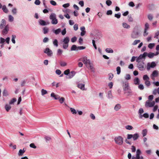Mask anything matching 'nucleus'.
<instances>
[{
    "mask_svg": "<svg viewBox=\"0 0 159 159\" xmlns=\"http://www.w3.org/2000/svg\"><path fill=\"white\" fill-rule=\"evenodd\" d=\"M114 141L116 144L119 145H121L123 144L124 139L121 136H118L115 138Z\"/></svg>",
    "mask_w": 159,
    "mask_h": 159,
    "instance_id": "nucleus-1",
    "label": "nucleus"
},
{
    "mask_svg": "<svg viewBox=\"0 0 159 159\" xmlns=\"http://www.w3.org/2000/svg\"><path fill=\"white\" fill-rule=\"evenodd\" d=\"M49 18L52 20L51 23L52 24L56 25L58 23L56 15L55 13H52L50 16Z\"/></svg>",
    "mask_w": 159,
    "mask_h": 159,
    "instance_id": "nucleus-2",
    "label": "nucleus"
},
{
    "mask_svg": "<svg viewBox=\"0 0 159 159\" xmlns=\"http://www.w3.org/2000/svg\"><path fill=\"white\" fill-rule=\"evenodd\" d=\"M69 41L70 39L68 37H66L63 39L62 42L63 43L62 47L64 49H66L68 48Z\"/></svg>",
    "mask_w": 159,
    "mask_h": 159,
    "instance_id": "nucleus-3",
    "label": "nucleus"
},
{
    "mask_svg": "<svg viewBox=\"0 0 159 159\" xmlns=\"http://www.w3.org/2000/svg\"><path fill=\"white\" fill-rule=\"evenodd\" d=\"M140 32L137 27L134 28L133 31L132 32L131 35V37L134 39L137 38L138 37Z\"/></svg>",
    "mask_w": 159,
    "mask_h": 159,
    "instance_id": "nucleus-4",
    "label": "nucleus"
},
{
    "mask_svg": "<svg viewBox=\"0 0 159 159\" xmlns=\"http://www.w3.org/2000/svg\"><path fill=\"white\" fill-rule=\"evenodd\" d=\"M79 60L82 61L84 64L85 65L87 66L88 65H90L91 64L90 60L88 59L87 57L86 56L81 58L79 59Z\"/></svg>",
    "mask_w": 159,
    "mask_h": 159,
    "instance_id": "nucleus-5",
    "label": "nucleus"
},
{
    "mask_svg": "<svg viewBox=\"0 0 159 159\" xmlns=\"http://www.w3.org/2000/svg\"><path fill=\"white\" fill-rule=\"evenodd\" d=\"M156 66V64L155 62L152 61L151 64L149 62L147 64V69L148 70H150V68H154Z\"/></svg>",
    "mask_w": 159,
    "mask_h": 159,
    "instance_id": "nucleus-6",
    "label": "nucleus"
},
{
    "mask_svg": "<svg viewBox=\"0 0 159 159\" xmlns=\"http://www.w3.org/2000/svg\"><path fill=\"white\" fill-rule=\"evenodd\" d=\"M9 27L8 25H7L2 29V33L3 35L7 34L9 31Z\"/></svg>",
    "mask_w": 159,
    "mask_h": 159,
    "instance_id": "nucleus-7",
    "label": "nucleus"
},
{
    "mask_svg": "<svg viewBox=\"0 0 159 159\" xmlns=\"http://www.w3.org/2000/svg\"><path fill=\"white\" fill-rule=\"evenodd\" d=\"M142 152L141 150L139 149H137L136 154V159H143V157L142 156H140Z\"/></svg>",
    "mask_w": 159,
    "mask_h": 159,
    "instance_id": "nucleus-8",
    "label": "nucleus"
},
{
    "mask_svg": "<svg viewBox=\"0 0 159 159\" xmlns=\"http://www.w3.org/2000/svg\"><path fill=\"white\" fill-rule=\"evenodd\" d=\"M44 52L47 54L48 56L51 57L52 55V52L49 48H47L44 51Z\"/></svg>",
    "mask_w": 159,
    "mask_h": 159,
    "instance_id": "nucleus-9",
    "label": "nucleus"
},
{
    "mask_svg": "<svg viewBox=\"0 0 159 159\" xmlns=\"http://www.w3.org/2000/svg\"><path fill=\"white\" fill-rule=\"evenodd\" d=\"M155 104V103L154 101H153L152 102H150L148 100L146 101L145 105L147 107H152L154 106Z\"/></svg>",
    "mask_w": 159,
    "mask_h": 159,
    "instance_id": "nucleus-10",
    "label": "nucleus"
},
{
    "mask_svg": "<svg viewBox=\"0 0 159 159\" xmlns=\"http://www.w3.org/2000/svg\"><path fill=\"white\" fill-rule=\"evenodd\" d=\"M144 62L138 63L137 64V67L139 70H143L144 69Z\"/></svg>",
    "mask_w": 159,
    "mask_h": 159,
    "instance_id": "nucleus-11",
    "label": "nucleus"
},
{
    "mask_svg": "<svg viewBox=\"0 0 159 159\" xmlns=\"http://www.w3.org/2000/svg\"><path fill=\"white\" fill-rule=\"evenodd\" d=\"M129 84L127 82L124 83L123 85V89L124 91H126L127 90L130 89Z\"/></svg>",
    "mask_w": 159,
    "mask_h": 159,
    "instance_id": "nucleus-12",
    "label": "nucleus"
},
{
    "mask_svg": "<svg viewBox=\"0 0 159 159\" xmlns=\"http://www.w3.org/2000/svg\"><path fill=\"white\" fill-rule=\"evenodd\" d=\"M1 23L0 24V29H2L4 26H5L6 25V20L4 19H3L2 20Z\"/></svg>",
    "mask_w": 159,
    "mask_h": 159,
    "instance_id": "nucleus-13",
    "label": "nucleus"
},
{
    "mask_svg": "<svg viewBox=\"0 0 159 159\" xmlns=\"http://www.w3.org/2000/svg\"><path fill=\"white\" fill-rule=\"evenodd\" d=\"M39 24L42 26H44L47 25H48L49 24V22L46 23L44 20L40 19L39 20Z\"/></svg>",
    "mask_w": 159,
    "mask_h": 159,
    "instance_id": "nucleus-14",
    "label": "nucleus"
},
{
    "mask_svg": "<svg viewBox=\"0 0 159 159\" xmlns=\"http://www.w3.org/2000/svg\"><path fill=\"white\" fill-rule=\"evenodd\" d=\"M84 84H78L77 87L82 90L85 89Z\"/></svg>",
    "mask_w": 159,
    "mask_h": 159,
    "instance_id": "nucleus-15",
    "label": "nucleus"
},
{
    "mask_svg": "<svg viewBox=\"0 0 159 159\" xmlns=\"http://www.w3.org/2000/svg\"><path fill=\"white\" fill-rule=\"evenodd\" d=\"M121 107V105L120 104H117L115 106L114 109L116 111H118L120 109Z\"/></svg>",
    "mask_w": 159,
    "mask_h": 159,
    "instance_id": "nucleus-16",
    "label": "nucleus"
},
{
    "mask_svg": "<svg viewBox=\"0 0 159 159\" xmlns=\"http://www.w3.org/2000/svg\"><path fill=\"white\" fill-rule=\"evenodd\" d=\"M133 135V139L134 141H135L139 137V135L138 133H135Z\"/></svg>",
    "mask_w": 159,
    "mask_h": 159,
    "instance_id": "nucleus-17",
    "label": "nucleus"
},
{
    "mask_svg": "<svg viewBox=\"0 0 159 159\" xmlns=\"http://www.w3.org/2000/svg\"><path fill=\"white\" fill-rule=\"evenodd\" d=\"M51 96L52 97H53L55 99L57 100L59 98L60 96L58 95H55L54 93H52L51 94Z\"/></svg>",
    "mask_w": 159,
    "mask_h": 159,
    "instance_id": "nucleus-18",
    "label": "nucleus"
},
{
    "mask_svg": "<svg viewBox=\"0 0 159 159\" xmlns=\"http://www.w3.org/2000/svg\"><path fill=\"white\" fill-rule=\"evenodd\" d=\"M122 26L124 28L126 29H129L130 28V26L126 23H122Z\"/></svg>",
    "mask_w": 159,
    "mask_h": 159,
    "instance_id": "nucleus-19",
    "label": "nucleus"
},
{
    "mask_svg": "<svg viewBox=\"0 0 159 159\" xmlns=\"http://www.w3.org/2000/svg\"><path fill=\"white\" fill-rule=\"evenodd\" d=\"M147 56L150 58H152L154 56H155V54L154 53H152L151 52H150L148 53Z\"/></svg>",
    "mask_w": 159,
    "mask_h": 159,
    "instance_id": "nucleus-20",
    "label": "nucleus"
},
{
    "mask_svg": "<svg viewBox=\"0 0 159 159\" xmlns=\"http://www.w3.org/2000/svg\"><path fill=\"white\" fill-rule=\"evenodd\" d=\"M5 108L6 110L7 111H8L11 108V106L8 104H7L5 105Z\"/></svg>",
    "mask_w": 159,
    "mask_h": 159,
    "instance_id": "nucleus-21",
    "label": "nucleus"
},
{
    "mask_svg": "<svg viewBox=\"0 0 159 159\" xmlns=\"http://www.w3.org/2000/svg\"><path fill=\"white\" fill-rule=\"evenodd\" d=\"M125 91V93H127L128 95L129 96L132 95V92L130 88Z\"/></svg>",
    "mask_w": 159,
    "mask_h": 159,
    "instance_id": "nucleus-22",
    "label": "nucleus"
},
{
    "mask_svg": "<svg viewBox=\"0 0 159 159\" xmlns=\"http://www.w3.org/2000/svg\"><path fill=\"white\" fill-rule=\"evenodd\" d=\"M105 51L107 52L108 53H112L114 52L113 50L111 48H107Z\"/></svg>",
    "mask_w": 159,
    "mask_h": 159,
    "instance_id": "nucleus-23",
    "label": "nucleus"
},
{
    "mask_svg": "<svg viewBox=\"0 0 159 159\" xmlns=\"http://www.w3.org/2000/svg\"><path fill=\"white\" fill-rule=\"evenodd\" d=\"M48 28L47 27H44L43 28V33L44 34H47L48 32Z\"/></svg>",
    "mask_w": 159,
    "mask_h": 159,
    "instance_id": "nucleus-24",
    "label": "nucleus"
},
{
    "mask_svg": "<svg viewBox=\"0 0 159 159\" xmlns=\"http://www.w3.org/2000/svg\"><path fill=\"white\" fill-rule=\"evenodd\" d=\"M61 30L60 28L56 30H54L53 31V32L56 34H58L60 32H61Z\"/></svg>",
    "mask_w": 159,
    "mask_h": 159,
    "instance_id": "nucleus-25",
    "label": "nucleus"
},
{
    "mask_svg": "<svg viewBox=\"0 0 159 159\" xmlns=\"http://www.w3.org/2000/svg\"><path fill=\"white\" fill-rule=\"evenodd\" d=\"M2 7V10L5 13H7L8 11L6 6L3 5Z\"/></svg>",
    "mask_w": 159,
    "mask_h": 159,
    "instance_id": "nucleus-26",
    "label": "nucleus"
},
{
    "mask_svg": "<svg viewBox=\"0 0 159 159\" xmlns=\"http://www.w3.org/2000/svg\"><path fill=\"white\" fill-rule=\"evenodd\" d=\"M107 97L108 98H112L113 97L111 91H109L108 92Z\"/></svg>",
    "mask_w": 159,
    "mask_h": 159,
    "instance_id": "nucleus-27",
    "label": "nucleus"
},
{
    "mask_svg": "<svg viewBox=\"0 0 159 159\" xmlns=\"http://www.w3.org/2000/svg\"><path fill=\"white\" fill-rule=\"evenodd\" d=\"M147 133V130L146 129H143L142 131V134L143 137L146 135Z\"/></svg>",
    "mask_w": 159,
    "mask_h": 159,
    "instance_id": "nucleus-28",
    "label": "nucleus"
},
{
    "mask_svg": "<svg viewBox=\"0 0 159 159\" xmlns=\"http://www.w3.org/2000/svg\"><path fill=\"white\" fill-rule=\"evenodd\" d=\"M16 38V36L15 35H12L11 36V41L12 43L14 44H15L16 43V41L15 40V39Z\"/></svg>",
    "mask_w": 159,
    "mask_h": 159,
    "instance_id": "nucleus-29",
    "label": "nucleus"
},
{
    "mask_svg": "<svg viewBox=\"0 0 159 159\" xmlns=\"http://www.w3.org/2000/svg\"><path fill=\"white\" fill-rule=\"evenodd\" d=\"M78 47L75 45H73L71 47L70 50L71 51H75L76 50H78L77 49Z\"/></svg>",
    "mask_w": 159,
    "mask_h": 159,
    "instance_id": "nucleus-30",
    "label": "nucleus"
},
{
    "mask_svg": "<svg viewBox=\"0 0 159 159\" xmlns=\"http://www.w3.org/2000/svg\"><path fill=\"white\" fill-rule=\"evenodd\" d=\"M158 71L157 70H154L151 75L153 77L157 76L158 75Z\"/></svg>",
    "mask_w": 159,
    "mask_h": 159,
    "instance_id": "nucleus-31",
    "label": "nucleus"
},
{
    "mask_svg": "<svg viewBox=\"0 0 159 159\" xmlns=\"http://www.w3.org/2000/svg\"><path fill=\"white\" fill-rule=\"evenodd\" d=\"M53 45L56 47L58 46V42L57 39H54L53 41Z\"/></svg>",
    "mask_w": 159,
    "mask_h": 159,
    "instance_id": "nucleus-32",
    "label": "nucleus"
},
{
    "mask_svg": "<svg viewBox=\"0 0 159 159\" xmlns=\"http://www.w3.org/2000/svg\"><path fill=\"white\" fill-rule=\"evenodd\" d=\"M8 20L10 22H12L14 20V17L11 15L8 16Z\"/></svg>",
    "mask_w": 159,
    "mask_h": 159,
    "instance_id": "nucleus-33",
    "label": "nucleus"
},
{
    "mask_svg": "<svg viewBox=\"0 0 159 159\" xmlns=\"http://www.w3.org/2000/svg\"><path fill=\"white\" fill-rule=\"evenodd\" d=\"M125 129L128 130H131L133 129V127L130 125H127L125 126Z\"/></svg>",
    "mask_w": 159,
    "mask_h": 159,
    "instance_id": "nucleus-34",
    "label": "nucleus"
},
{
    "mask_svg": "<svg viewBox=\"0 0 159 159\" xmlns=\"http://www.w3.org/2000/svg\"><path fill=\"white\" fill-rule=\"evenodd\" d=\"M139 80L138 78H136L134 80V82L135 84H138L139 83Z\"/></svg>",
    "mask_w": 159,
    "mask_h": 159,
    "instance_id": "nucleus-35",
    "label": "nucleus"
},
{
    "mask_svg": "<svg viewBox=\"0 0 159 159\" xmlns=\"http://www.w3.org/2000/svg\"><path fill=\"white\" fill-rule=\"evenodd\" d=\"M128 20L129 22H132L133 21V19L131 15H129L128 16Z\"/></svg>",
    "mask_w": 159,
    "mask_h": 159,
    "instance_id": "nucleus-36",
    "label": "nucleus"
},
{
    "mask_svg": "<svg viewBox=\"0 0 159 159\" xmlns=\"http://www.w3.org/2000/svg\"><path fill=\"white\" fill-rule=\"evenodd\" d=\"M16 98H13L11 100L9 103L10 105L13 104L14 103L16 102Z\"/></svg>",
    "mask_w": 159,
    "mask_h": 159,
    "instance_id": "nucleus-37",
    "label": "nucleus"
},
{
    "mask_svg": "<svg viewBox=\"0 0 159 159\" xmlns=\"http://www.w3.org/2000/svg\"><path fill=\"white\" fill-rule=\"evenodd\" d=\"M140 40H135L133 43H132V45H136L138 43L140 42Z\"/></svg>",
    "mask_w": 159,
    "mask_h": 159,
    "instance_id": "nucleus-38",
    "label": "nucleus"
},
{
    "mask_svg": "<svg viewBox=\"0 0 159 159\" xmlns=\"http://www.w3.org/2000/svg\"><path fill=\"white\" fill-rule=\"evenodd\" d=\"M70 110L72 112V113L73 114H76L77 113V112L76 111V110L73 108H70Z\"/></svg>",
    "mask_w": 159,
    "mask_h": 159,
    "instance_id": "nucleus-39",
    "label": "nucleus"
},
{
    "mask_svg": "<svg viewBox=\"0 0 159 159\" xmlns=\"http://www.w3.org/2000/svg\"><path fill=\"white\" fill-rule=\"evenodd\" d=\"M143 80L145 81L149 80V77L147 75H143Z\"/></svg>",
    "mask_w": 159,
    "mask_h": 159,
    "instance_id": "nucleus-40",
    "label": "nucleus"
},
{
    "mask_svg": "<svg viewBox=\"0 0 159 159\" xmlns=\"http://www.w3.org/2000/svg\"><path fill=\"white\" fill-rule=\"evenodd\" d=\"M155 44L154 43H149L148 47L150 49H152L154 46Z\"/></svg>",
    "mask_w": 159,
    "mask_h": 159,
    "instance_id": "nucleus-41",
    "label": "nucleus"
},
{
    "mask_svg": "<svg viewBox=\"0 0 159 159\" xmlns=\"http://www.w3.org/2000/svg\"><path fill=\"white\" fill-rule=\"evenodd\" d=\"M3 95L5 96H7L8 95V92L6 90L4 89V90L3 92Z\"/></svg>",
    "mask_w": 159,
    "mask_h": 159,
    "instance_id": "nucleus-42",
    "label": "nucleus"
},
{
    "mask_svg": "<svg viewBox=\"0 0 159 159\" xmlns=\"http://www.w3.org/2000/svg\"><path fill=\"white\" fill-rule=\"evenodd\" d=\"M47 93V91L44 89H42L41 90V94L42 95H44Z\"/></svg>",
    "mask_w": 159,
    "mask_h": 159,
    "instance_id": "nucleus-43",
    "label": "nucleus"
},
{
    "mask_svg": "<svg viewBox=\"0 0 159 159\" xmlns=\"http://www.w3.org/2000/svg\"><path fill=\"white\" fill-rule=\"evenodd\" d=\"M117 73L118 75H119L120 73V66H117L116 68Z\"/></svg>",
    "mask_w": 159,
    "mask_h": 159,
    "instance_id": "nucleus-44",
    "label": "nucleus"
},
{
    "mask_svg": "<svg viewBox=\"0 0 159 159\" xmlns=\"http://www.w3.org/2000/svg\"><path fill=\"white\" fill-rule=\"evenodd\" d=\"M143 58L140 55L136 59V61L138 63L140 62L141 60Z\"/></svg>",
    "mask_w": 159,
    "mask_h": 159,
    "instance_id": "nucleus-45",
    "label": "nucleus"
},
{
    "mask_svg": "<svg viewBox=\"0 0 159 159\" xmlns=\"http://www.w3.org/2000/svg\"><path fill=\"white\" fill-rule=\"evenodd\" d=\"M60 65L61 66H66L67 65V63L63 61H61L60 62Z\"/></svg>",
    "mask_w": 159,
    "mask_h": 159,
    "instance_id": "nucleus-46",
    "label": "nucleus"
},
{
    "mask_svg": "<svg viewBox=\"0 0 159 159\" xmlns=\"http://www.w3.org/2000/svg\"><path fill=\"white\" fill-rule=\"evenodd\" d=\"M145 84L147 86H149L151 84L150 81L149 80H146L145 81Z\"/></svg>",
    "mask_w": 159,
    "mask_h": 159,
    "instance_id": "nucleus-47",
    "label": "nucleus"
},
{
    "mask_svg": "<svg viewBox=\"0 0 159 159\" xmlns=\"http://www.w3.org/2000/svg\"><path fill=\"white\" fill-rule=\"evenodd\" d=\"M106 4L108 6H110L112 4L111 1L110 0H107L106 1Z\"/></svg>",
    "mask_w": 159,
    "mask_h": 159,
    "instance_id": "nucleus-48",
    "label": "nucleus"
},
{
    "mask_svg": "<svg viewBox=\"0 0 159 159\" xmlns=\"http://www.w3.org/2000/svg\"><path fill=\"white\" fill-rule=\"evenodd\" d=\"M121 16V14L120 12L118 13V14H116L115 15V17L119 19L120 18Z\"/></svg>",
    "mask_w": 159,
    "mask_h": 159,
    "instance_id": "nucleus-49",
    "label": "nucleus"
},
{
    "mask_svg": "<svg viewBox=\"0 0 159 159\" xmlns=\"http://www.w3.org/2000/svg\"><path fill=\"white\" fill-rule=\"evenodd\" d=\"M24 153L22 152V150L20 149L19 150L18 153V155L19 156H21L23 155Z\"/></svg>",
    "mask_w": 159,
    "mask_h": 159,
    "instance_id": "nucleus-50",
    "label": "nucleus"
},
{
    "mask_svg": "<svg viewBox=\"0 0 159 159\" xmlns=\"http://www.w3.org/2000/svg\"><path fill=\"white\" fill-rule=\"evenodd\" d=\"M149 28V24L147 23H146V24H145V25L144 30H148V29Z\"/></svg>",
    "mask_w": 159,
    "mask_h": 159,
    "instance_id": "nucleus-51",
    "label": "nucleus"
},
{
    "mask_svg": "<svg viewBox=\"0 0 159 159\" xmlns=\"http://www.w3.org/2000/svg\"><path fill=\"white\" fill-rule=\"evenodd\" d=\"M77 40V38L75 36L72 37L71 39V41L72 43H74Z\"/></svg>",
    "mask_w": 159,
    "mask_h": 159,
    "instance_id": "nucleus-52",
    "label": "nucleus"
},
{
    "mask_svg": "<svg viewBox=\"0 0 159 159\" xmlns=\"http://www.w3.org/2000/svg\"><path fill=\"white\" fill-rule=\"evenodd\" d=\"M59 99V102L60 103H62L65 101V98L63 97H61L58 99Z\"/></svg>",
    "mask_w": 159,
    "mask_h": 159,
    "instance_id": "nucleus-53",
    "label": "nucleus"
},
{
    "mask_svg": "<svg viewBox=\"0 0 159 159\" xmlns=\"http://www.w3.org/2000/svg\"><path fill=\"white\" fill-rule=\"evenodd\" d=\"M12 12L13 14H16L17 13V9L16 8H13L12 10Z\"/></svg>",
    "mask_w": 159,
    "mask_h": 159,
    "instance_id": "nucleus-54",
    "label": "nucleus"
},
{
    "mask_svg": "<svg viewBox=\"0 0 159 159\" xmlns=\"http://www.w3.org/2000/svg\"><path fill=\"white\" fill-rule=\"evenodd\" d=\"M5 42V39L2 37L0 38V43L4 44Z\"/></svg>",
    "mask_w": 159,
    "mask_h": 159,
    "instance_id": "nucleus-55",
    "label": "nucleus"
},
{
    "mask_svg": "<svg viewBox=\"0 0 159 159\" xmlns=\"http://www.w3.org/2000/svg\"><path fill=\"white\" fill-rule=\"evenodd\" d=\"M148 18L149 20H151L153 19V16L152 15L150 14L148 15Z\"/></svg>",
    "mask_w": 159,
    "mask_h": 159,
    "instance_id": "nucleus-56",
    "label": "nucleus"
},
{
    "mask_svg": "<svg viewBox=\"0 0 159 159\" xmlns=\"http://www.w3.org/2000/svg\"><path fill=\"white\" fill-rule=\"evenodd\" d=\"M44 138L45 139L46 142H47L48 141H49L51 139V138L50 137L48 136H45Z\"/></svg>",
    "mask_w": 159,
    "mask_h": 159,
    "instance_id": "nucleus-57",
    "label": "nucleus"
},
{
    "mask_svg": "<svg viewBox=\"0 0 159 159\" xmlns=\"http://www.w3.org/2000/svg\"><path fill=\"white\" fill-rule=\"evenodd\" d=\"M41 2L39 0H35L34 2V4L37 5H39L40 4Z\"/></svg>",
    "mask_w": 159,
    "mask_h": 159,
    "instance_id": "nucleus-58",
    "label": "nucleus"
},
{
    "mask_svg": "<svg viewBox=\"0 0 159 159\" xmlns=\"http://www.w3.org/2000/svg\"><path fill=\"white\" fill-rule=\"evenodd\" d=\"M30 147L31 148L35 149L37 147L35 145L34 143H31L30 145Z\"/></svg>",
    "mask_w": 159,
    "mask_h": 159,
    "instance_id": "nucleus-59",
    "label": "nucleus"
},
{
    "mask_svg": "<svg viewBox=\"0 0 159 159\" xmlns=\"http://www.w3.org/2000/svg\"><path fill=\"white\" fill-rule=\"evenodd\" d=\"M133 135L132 134H128L127 135V139H131L133 138Z\"/></svg>",
    "mask_w": 159,
    "mask_h": 159,
    "instance_id": "nucleus-60",
    "label": "nucleus"
},
{
    "mask_svg": "<svg viewBox=\"0 0 159 159\" xmlns=\"http://www.w3.org/2000/svg\"><path fill=\"white\" fill-rule=\"evenodd\" d=\"M62 52H63V51H62V50H61L60 49H58L57 52V55H61L62 54Z\"/></svg>",
    "mask_w": 159,
    "mask_h": 159,
    "instance_id": "nucleus-61",
    "label": "nucleus"
},
{
    "mask_svg": "<svg viewBox=\"0 0 159 159\" xmlns=\"http://www.w3.org/2000/svg\"><path fill=\"white\" fill-rule=\"evenodd\" d=\"M109 75V80H111V79L113 78V75L112 73H110L108 75Z\"/></svg>",
    "mask_w": 159,
    "mask_h": 159,
    "instance_id": "nucleus-62",
    "label": "nucleus"
},
{
    "mask_svg": "<svg viewBox=\"0 0 159 159\" xmlns=\"http://www.w3.org/2000/svg\"><path fill=\"white\" fill-rule=\"evenodd\" d=\"M49 40V39L47 37H45L43 40V42L44 43L47 42Z\"/></svg>",
    "mask_w": 159,
    "mask_h": 159,
    "instance_id": "nucleus-63",
    "label": "nucleus"
},
{
    "mask_svg": "<svg viewBox=\"0 0 159 159\" xmlns=\"http://www.w3.org/2000/svg\"><path fill=\"white\" fill-rule=\"evenodd\" d=\"M69 72L70 70L69 69H67L64 71V74L65 75H68Z\"/></svg>",
    "mask_w": 159,
    "mask_h": 159,
    "instance_id": "nucleus-64",
    "label": "nucleus"
}]
</instances>
